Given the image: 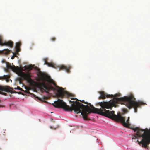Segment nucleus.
<instances>
[{"instance_id": "3", "label": "nucleus", "mask_w": 150, "mask_h": 150, "mask_svg": "<svg viewBox=\"0 0 150 150\" xmlns=\"http://www.w3.org/2000/svg\"><path fill=\"white\" fill-rule=\"evenodd\" d=\"M100 94V96L98 97L99 99H104L107 98H113V100L111 102L110 101H109L108 102L112 104L113 106L109 109H111L112 108L115 106L116 103H120L123 104L128 107L129 109L132 108H134V112L136 113L137 112V108L140 107L142 105L146 104V103L142 101H137L135 100L136 99L134 97L132 94L126 96H124L123 97H117L120 96V93H117L113 95H108L107 93H105L103 91H101L99 92Z\"/></svg>"}, {"instance_id": "8", "label": "nucleus", "mask_w": 150, "mask_h": 150, "mask_svg": "<svg viewBox=\"0 0 150 150\" xmlns=\"http://www.w3.org/2000/svg\"><path fill=\"white\" fill-rule=\"evenodd\" d=\"M8 88L9 89V87L8 86H3L1 85H0V94H1L2 95H5V96H6L7 95V93H4L3 92H2V91H5H5H4V89H3V88Z\"/></svg>"}, {"instance_id": "15", "label": "nucleus", "mask_w": 150, "mask_h": 150, "mask_svg": "<svg viewBox=\"0 0 150 150\" xmlns=\"http://www.w3.org/2000/svg\"><path fill=\"white\" fill-rule=\"evenodd\" d=\"M33 67L32 65H30L28 66L27 68V69L31 70H32L33 68Z\"/></svg>"}, {"instance_id": "16", "label": "nucleus", "mask_w": 150, "mask_h": 150, "mask_svg": "<svg viewBox=\"0 0 150 150\" xmlns=\"http://www.w3.org/2000/svg\"><path fill=\"white\" fill-rule=\"evenodd\" d=\"M7 67L8 68L11 69L12 67V66H11L9 63H8L7 64Z\"/></svg>"}, {"instance_id": "17", "label": "nucleus", "mask_w": 150, "mask_h": 150, "mask_svg": "<svg viewBox=\"0 0 150 150\" xmlns=\"http://www.w3.org/2000/svg\"><path fill=\"white\" fill-rule=\"evenodd\" d=\"M17 89L20 90L21 91H24L23 89L19 86H18L17 88Z\"/></svg>"}, {"instance_id": "26", "label": "nucleus", "mask_w": 150, "mask_h": 150, "mask_svg": "<svg viewBox=\"0 0 150 150\" xmlns=\"http://www.w3.org/2000/svg\"><path fill=\"white\" fill-rule=\"evenodd\" d=\"M1 107V105H0V107Z\"/></svg>"}, {"instance_id": "12", "label": "nucleus", "mask_w": 150, "mask_h": 150, "mask_svg": "<svg viewBox=\"0 0 150 150\" xmlns=\"http://www.w3.org/2000/svg\"><path fill=\"white\" fill-rule=\"evenodd\" d=\"M21 45V42H18L16 43V48L17 52H19L20 50V47Z\"/></svg>"}, {"instance_id": "19", "label": "nucleus", "mask_w": 150, "mask_h": 150, "mask_svg": "<svg viewBox=\"0 0 150 150\" xmlns=\"http://www.w3.org/2000/svg\"><path fill=\"white\" fill-rule=\"evenodd\" d=\"M71 99L72 100H78L76 98H71Z\"/></svg>"}, {"instance_id": "2", "label": "nucleus", "mask_w": 150, "mask_h": 150, "mask_svg": "<svg viewBox=\"0 0 150 150\" xmlns=\"http://www.w3.org/2000/svg\"><path fill=\"white\" fill-rule=\"evenodd\" d=\"M19 75L23 79L26 80L31 85L37 87L40 89L45 91L46 92L49 93L50 90L54 91L55 89L52 86L46 84L45 81L52 83L57 89V92L59 97L61 98H63L65 96L69 97L71 96L70 94L64 91L62 88L57 86L53 80L50 77L48 76L47 79H45L42 75L40 78V80L42 81V82H40L34 81L31 78V75L28 72L25 73L21 71L19 73Z\"/></svg>"}, {"instance_id": "4", "label": "nucleus", "mask_w": 150, "mask_h": 150, "mask_svg": "<svg viewBox=\"0 0 150 150\" xmlns=\"http://www.w3.org/2000/svg\"><path fill=\"white\" fill-rule=\"evenodd\" d=\"M136 133L133 136L132 139H134L138 137H142V139L140 141H137L138 144H142V146L144 148L147 147L150 144V131L147 129V131L145 132L144 130L138 127H136L132 129Z\"/></svg>"}, {"instance_id": "7", "label": "nucleus", "mask_w": 150, "mask_h": 150, "mask_svg": "<svg viewBox=\"0 0 150 150\" xmlns=\"http://www.w3.org/2000/svg\"><path fill=\"white\" fill-rule=\"evenodd\" d=\"M70 68L71 67L70 66H66L64 65H62L59 67V70H65L67 72L69 73L70 71L69 70Z\"/></svg>"}, {"instance_id": "5", "label": "nucleus", "mask_w": 150, "mask_h": 150, "mask_svg": "<svg viewBox=\"0 0 150 150\" xmlns=\"http://www.w3.org/2000/svg\"><path fill=\"white\" fill-rule=\"evenodd\" d=\"M101 111V112L99 113L101 115L113 120L116 121L120 122L126 127H129L130 125L129 122L130 118L129 117H128L127 119L125 122V117L122 116L120 113H118L117 115H116L115 114V112L114 111H110L109 110H103V111Z\"/></svg>"}, {"instance_id": "21", "label": "nucleus", "mask_w": 150, "mask_h": 150, "mask_svg": "<svg viewBox=\"0 0 150 150\" xmlns=\"http://www.w3.org/2000/svg\"><path fill=\"white\" fill-rule=\"evenodd\" d=\"M17 93L19 94H22V95H24L21 92H18V93Z\"/></svg>"}, {"instance_id": "24", "label": "nucleus", "mask_w": 150, "mask_h": 150, "mask_svg": "<svg viewBox=\"0 0 150 150\" xmlns=\"http://www.w3.org/2000/svg\"><path fill=\"white\" fill-rule=\"evenodd\" d=\"M14 88L15 89H17V88Z\"/></svg>"}, {"instance_id": "20", "label": "nucleus", "mask_w": 150, "mask_h": 150, "mask_svg": "<svg viewBox=\"0 0 150 150\" xmlns=\"http://www.w3.org/2000/svg\"><path fill=\"white\" fill-rule=\"evenodd\" d=\"M35 69L36 70H37L38 71H40V69H39L37 67H36L35 68Z\"/></svg>"}, {"instance_id": "18", "label": "nucleus", "mask_w": 150, "mask_h": 150, "mask_svg": "<svg viewBox=\"0 0 150 150\" xmlns=\"http://www.w3.org/2000/svg\"><path fill=\"white\" fill-rule=\"evenodd\" d=\"M56 38L55 37H52L51 38V40L52 41H54L55 40Z\"/></svg>"}, {"instance_id": "25", "label": "nucleus", "mask_w": 150, "mask_h": 150, "mask_svg": "<svg viewBox=\"0 0 150 150\" xmlns=\"http://www.w3.org/2000/svg\"><path fill=\"white\" fill-rule=\"evenodd\" d=\"M13 54L14 55V54H14V53H13ZM15 56H16V55H15Z\"/></svg>"}, {"instance_id": "23", "label": "nucleus", "mask_w": 150, "mask_h": 150, "mask_svg": "<svg viewBox=\"0 0 150 150\" xmlns=\"http://www.w3.org/2000/svg\"><path fill=\"white\" fill-rule=\"evenodd\" d=\"M14 56H13L12 57H11V59H14Z\"/></svg>"}, {"instance_id": "9", "label": "nucleus", "mask_w": 150, "mask_h": 150, "mask_svg": "<svg viewBox=\"0 0 150 150\" xmlns=\"http://www.w3.org/2000/svg\"><path fill=\"white\" fill-rule=\"evenodd\" d=\"M3 89H4V91H5L7 92H9L12 93H18V92H16L15 91H13L11 90L10 89L13 90V88H11L9 87V89L7 87L6 88H3Z\"/></svg>"}, {"instance_id": "14", "label": "nucleus", "mask_w": 150, "mask_h": 150, "mask_svg": "<svg viewBox=\"0 0 150 150\" xmlns=\"http://www.w3.org/2000/svg\"><path fill=\"white\" fill-rule=\"evenodd\" d=\"M2 52L5 54H7L10 53V50L8 49H5L2 51Z\"/></svg>"}, {"instance_id": "10", "label": "nucleus", "mask_w": 150, "mask_h": 150, "mask_svg": "<svg viewBox=\"0 0 150 150\" xmlns=\"http://www.w3.org/2000/svg\"><path fill=\"white\" fill-rule=\"evenodd\" d=\"M10 77L8 75H4L2 76H0V80L5 79L7 82H8L10 81Z\"/></svg>"}, {"instance_id": "13", "label": "nucleus", "mask_w": 150, "mask_h": 150, "mask_svg": "<svg viewBox=\"0 0 150 150\" xmlns=\"http://www.w3.org/2000/svg\"><path fill=\"white\" fill-rule=\"evenodd\" d=\"M14 72H16L19 71V68L18 67H16L15 66L13 65L12 66V67L11 69Z\"/></svg>"}, {"instance_id": "6", "label": "nucleus", "mask_w": 150, "mask_h": 150, "mask_svg": "<svg viewBox=\"0 0 150 150\" xmlns=\"http://www.w3.org/2000/svg\"><path fill=\"white\" fill-rule=\"evenodd\" d=\"M13 42L11 41L5 42L3 43L2 37L1 36H0V45L2 46L6 45L9 46L11 47H12L13 46Z\"/></svg>"}, {"instance_id": "1", "label": "nucleus", "mask_w": 150, "mask_h": 150, "mask_svg": "<svg viewBox=\"0 0 150 150\" xmlns=\"http://www.w3.org/2000/svg\"><path fill=\"white\" fill-rule=\"evenodd\" d=\"M81 102L87 105H85L82 103L77 102L70 100L69 103H73L71 104V107H70L66 104L63 100L59 99L58 100L54 102V103L52 105L55 107L62 108L68 111L74 110L77 113L81 112L83 118L84 120L88 119L87 116L89 113H96L99 114L101 111L103 110H106L111 108L112 106V104L109 102H99L98 104L101 107L100 109L94 107L93 105L90 103L85 102L84 100Z\"/></svg>"}, {"instance_id": "22", "label": "nucleus", "mask_w": 150, "mask_h": 150, "mask_svg": "<svg viewBox=\"0 0 150 150\" xmlns=\"http://www.w3.org/2000/svg\"><path fill=\"white\" fill-rule=\"evenodd\" d=\"M33 95L35 97V98H37L38 99H39V98L38 97H37L36 96L34 95V94H33Z\"/></svg>"}, {"instance_id": "11", "label": "nucleus", "mask_w": 150, "mask_h": 150, "mask_svg": "<svg viewBox=\"0 0 150 150\" xmlns=\"http://www.w3.org/2000/svg\"><path fill=\"white\" fill-rule=\"evenodd\" d=\"M45 62L44 64H47L50 67H51L54 68H56L57 67H57L56 64L53 63H49L48 62L46 59H45Z\"/></svg>"}]
</instances>
